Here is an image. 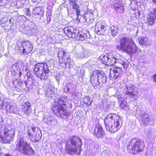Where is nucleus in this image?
I'll use <instances>...</instances> for the list:
<instances>
[{"label": "nucleus", "instance_id": "obj_46", "mask_svg": "<svg viewBox=\"0 0 156 156\" xmlns=\"http://www.w3.org/2000/svg\"><path fill=\"white\" fill-rule=\"evenodd\" d=\"M4 0H0V3L1 4V5H3L5 3V2H4Z\"/></svg>", "mask_w": 156, "mask_h": 156}, {"label": "nucleus", "instance_id": "obj_51", "mask_svg": "<svg viewBox=\"0 0 156 156\" xmlns=\"http://www.w3.org/2000/svg\"><path fill=\"white\" fill-rule=\"evenodd\" d=\"M67 10H68V13H69V10L68 9Z\"/></svg>", "mask_w": 156, "mask_h": 156}, {"label": "nucleus", "instance_id": "obj_34", "mask_svg": "<svg viewBox=\"0 0 156 156\" xmlns=\"http://www.w3.org/2000/svg\"><path fill=\"white\" fill-rule=\"evenodd\" d=\"M8 102L5 101L4 99L0 98V110H5L6 106L8 105Z\"/></svg>", "mask_w": 156, "mask_h": 156}, {"label": "nucleus", "instance_id": "obj_15", "mask_svg": "<svg viewBox=\"0 0 156 156\" xmlns=\"http://www.w3.org/2000/svg\"><path fill=\"white\" fill-rule=\"evenodd\" d=\"M58 56L60 63H64L66 65V64H68L70 62L71 59L69 53H66L63 50H61L58 52Z\"/></svg>", "mask_w": 156, "mask_h": 156}, {"label": "nucleus", "instance_id": "obj_4", "mask_svg": "<svg viewBox=\"0 0 156 156\" xmlns=\"http://www.w3.org/2000/svg\"><path fill=\"white\" fill-rule=\"evenodd\" d=\"M119 42L120 44L116 46L117 49L123 50L130 55L136 51L137 47L132 39L123 37L120 38Z\"/></svg>", "mask_w": 156, "mask_h": 156}, {"label": "nucleus", "instance_id": "obj_6", "mask_svg": "<svg viewBox=\"0 0 156 156\" xmlns=\"http://www.w3.org/2000/svg\"><path fill=\"white\" fill-rule=\"evenodd\" d=\"M105 74L102 71L94 70L91 75L90 81L94 87L99 89L102 85L106 83L107 80Z\"/></svg>", "mask_w": 156, "mask_h": 156}, {"label": "nucleus", "instance_id": "obj_12", "mask_svg": "<svg viewBox=\"0 0 156 156\" xmlns=\"http://www.w3.org/2000/svg\"><path fill=\"white\" fill-rule=\"evenodd\" d=\"M33 48L32 45L28 41L22 42H18L16 50L18 53L28 54L30 52Z\"/></svg>", "mask_w": 156, "mask_h": 156}, {"label": "nucleus", "instance_id": "obj_53", "mask_svg": "<svg viewBox=\"0 0 156 156\" xmlns=\"http://www.w3.org/2000/svg\"><path fill=\"white\" fill-rule=\"evenodd\" d=\"M5 151H7V149H5Z\"/></svg>", "mask_w": 156, "mask_h": 156}, {"label": "nucleus", "instance_id": "obj_27", "mask_svg": "<svg viewBox=\"0 0 156 156\" xmlns=\"http://www.w3.org/2000/svg\"><path fill=\"white\" fill-rule=\"evenodd\" d=\"M54 88L53 87L46 89L45 90V96L47 99H51L54 95Z\"/></svg>", "mask_w": 156, "mask_h": 156}, {"label": "nucleus", "instance_id": "obj_16", "mask_svg": "<svg viewBox=\"0 0 156 156\" xmlns=\"http://www.w3.org/2000/svg\"><path fill=\"white\" fill-rule=\"evenodd\" d=\"M122 70L121 68L115 66L110 69L109 78L112 80H115L122 73Z\"/></svg>", "mask_w": 156, "mask_h": 156}, {"label": "nucleus", "instance_id": "obj_31", "mask_svg": "<svg viewBox=\"0 0 156 156\" xmlns=\"http://www.w3.org/2000/svg\"><path fill=\"white\" fill-rule=\"evenodd\" d=\"M106 63L107 65H113L116 62L117 59H115L112 55H108V59Z\"/></svg>", "mask_w": 156, "mask_h": 156}, {"label": "nucleus", "instance_id": "obj_19", "mask_svg": "<svg viewBox=\"0 0 156 156\" xmlns=\"http://www.w3.org/2000/svg\"><path fill=\"white\" fill-rule=\"evenodd\" d=\"M94 135L97 138H101L104 136V131L100 124L96 125L94 130Z\"/></svg>", "mask_w": 156, "mask_h": 156}, {"label": "nucleus", "instance_id": "obj_20", "mask_svg": "<svg viewBox=\"0 0 156 156\" xmlns=\"http://www.w3.org/2000/svg\"><path fill=\"white\" fill-rule=\"evenodd\" d=\"M43 121L44 123L51 126H54L57 123V121L55 118L51 116L45 115L44 117Z\"/></svg>", "mask_w": 156, "mask_h": 156}, {"label": "nucleus", "instance_id": "obj_13", "mask_svg": "<svg viewBox=\"0 0 156 156\" xmlns=\"http://www.w3.org/2000/svg\"><path fill=\"white\" fill-rule=\"evenodd\" d=\"M28 135L32 141L37 142L41 139L42 134L41 131L38 128L32 127L29 130Z\"/></svg>", "mask_w": 156, "mask_h": 156}, {"label": "nucleus", "instance_id": "obj_21", "mask_svg": "<svg viewBox=\"0 0 156 156\" xmlns=\"http://www.w3.org/2000/svg\"><path fill=\"white\" fill-rule=\"evenodd\" d=\"M156 21V8H155L153 12H151L148 15L147 22L149 25H153Z\"/></svg>", "mask_w": 156, "mask_h": 156}, {"label": "nucleus", "instance_id": "obj_22", "mask_svg": "<svg viewBox=\"0 0 156 156\" xmlns=\"http://www.w3.org/2000/svg\"><path fill=\"white\" fill-rule=\"evenodd\" d=\"M69 3L70 7L72 9L75 10L76 14L78 17L80 15V10L79 9V6L77 4L76 2L78 0H69Z\"/></svg>", "mask_w": 156, "mask_h": 156}, {"label": "nucleus", "instance_id": "obj_5", "mask_svg": "<svg viewBox=\"0 0 156 156\" xmlns=\"http://www.w3.org/2000/svg\"><path fill=\"white\" fill-rule=\"evenodd\" d=\"M82 145L81 139L78 137L73 136L69 137L66 144V150L67 153L72 155L75 153L77 150H80Z\"/></svg>", "mask_w": 156, "mask_h": 156}, {"label": "nucleus", "instance_id": "obj_41", "mask_svg": "<svg viewBox=\"0 0 156 156\" xmlns=\"http://www.w3.org/2000/svg\"><path fill=\"white\" fill-rule=\"evenodd\" d=\"M83 53V55H84V57H87L89 56V53L88 51H87L85 50H82Z\"/></svg>", "mask_w": 156, "mask_h": 156}, {"label": "nucleus", "instance_id": "obj_29", "mask_svg": "<svg viewBox=\"0 0 156 156\" xmlns=\"http://www.w3.org/2000/svg\"><path fill=\"white\" fill-rule=\"evenodd\" d=\"M8 105L6 106V108L5 110H6L7 112L9 113H14L16 112V107L12 105L11 103L8 102Z\"/></svg>", "mask_w": 156, "mask_h": 156}, {"label": "nucleus", "instance_id": "obj_11", "mask_svg": "<svg viewBox=\"0 0 156 156\" xmlns=\"http://www.w3.org/2000/svg\"><path fill=\"white\" fill-rule=\"evenodd\" d=\"M35 80L32 78V76L30 75L28 77L27 81L22 82L16 80L13 82V84L15 87L20 89V90H27L28 88V85L34 84L35 83Z\"/></svg>", "mask_w": 156, "mask_h": 156}, {"label": "nucleus", "instance_id": "obj_23", "mask_svg": "<svg viewBox=\"0 0 156 156\" xmlns=\"http://www.w3.org/2000/svg\"><path fill=\"white\" fill-rule=\"evenodd\" d=\"M75 88L76 86L73 82H69L66 84L64 91L66 93H73L74 92Z\"/></svg>", "mask_w": 156, "mask_h": 156}, {"label": "nucleus", "instance_id": "obj_43", "mask_svg": "<svg viewBox=\"0 0 156 156\" xmlns=\"http://www.w3.org/2000/svg\"><path fill=\"white\" fill-rule=\"evenodd\" d=\"M44 91V90L43 89H40L38 90V93L39 94L42 95L44 93L43 92Z\"/></svg>", "mask_w": 156, "mask_h": 156}, {"label": "nucleus", "instance_id": "obj_37", "mask_svg": "<svg viewBox=\"0 0 156 156\" xmlns=\"http://www.w3.org/2000/svg\"><path fill=\"white\" fill-rule=\"evenodd\" d=\"M84 103L87 105H90L92 101L90 99V97L87 96L84 98L83 99Z\"/></svg>", "mask_w": 156, "mask_h": 156}, {"label": "nucleus", "instance_id": "obj_2", "mask_svg": "<svg viewBox=\"0 0 156 156\" xmlns=\"http://www.w3.org/2000/svg\"><path fill=\"white\" fill-rule=\"evenodd\" d=\"M104 122L107 130L112 133L119 129L122 124L120 116L114 113H110L106 115Z\"/></svg>", "mask_w": 156, "mask_h": 156}, {"label": "nucleus", "instance_id": "obj_50", "mask_svg": "<svg viewBox=\"0 0 156 156\" xmlns=\"http://www.w3.org/2000/svg\"><path fill=\"white\" fill-rule=\"evenodd\" d=\"M37 0H32V2H34L35 3L37 2Z\"/></svg>", "mask_w": 156, "mask_h": 156}, {"label": "nucleus", "instance_id": "obj_38", "mask_svg": "<svg viewBox=\"0 0 156 156\" xmlns=\"http://www.w3.org/2000/svg\"><path fill=\"white\" fill-rule=\"evenodd\" d=\"M115 10L116 11L119 13H122L124 12V6H120V7H117L115 8Z\"/></svg>", "mask_w": 156, "mask_h": 156}, {"label": "nucleus", "instance_id": "obj_40", "mask_svg": "<svg viewBox=\"0 0 156 156\" xmlns=\"http://www.w3.org/2000/svg\"><path fill=\"white\" fill-rule=\"evenodd\" d=\"M122 3L121 0H115L114 1V7L115 8L118 7V5H119L120 3Z\"/></svg>", "mask_w": 156, "mask_h": 156}, {"label": "nucleus", "instance_id": "obj_1", "mask_svg": "<svg viewBox=\"0 0 156 156\" xmlns=\"http://www.w3.org/2000/svg\"><path fill=\"white\" fill-rule=\"evenodd\" d=\"M117 91L122 92L123 94L121 96L120 105L122 108L125 110L129 109V107L127 105L126 99H128L131 101L136 100L140 95L136 87L133 85L129 84L127 85L124 83L119 82L115 86Z\"/></svg>", "mask_w": 156, "mask_h": 156}, {"label": "nucleus", "instance_id": "obj_39", "mask_svg": "<svg viewBox=\"0 0 156 156\" xmlns=\"http://www.w3.org/2000/svg\"><path fill=\"white\" fill-rule=\"evenodd\" d=\"M23 13L26 16L30 17L31 14L29 9L28 8H25L23 10Z\"/></svg>", "mask_w": 156, "mask_h": 156}, {"label": "nucleus", "instance_id": "obj_28", "mask_svg": "<svg viewBox=\"0 0 156 156\" xmlns=\"http://www.w3.org/2000/svg\"><path fill=\"white\" fill-rule=\"evenodd\" d=\"M93 16L92 13L89 12L85 14L84 16L82 17V18L84 19V22L87 23H90L92 22L93 20Z\"/></svg>", "mask_w": 156, "mask_h": 156}, {"label": "nucleus", "instance_id": "obj_42", "mask_svg": "<svg viewBox=\"0 0 156 156\" xmlns=\"http://www.w3.org/2000/svg\"><path fill=\"white\" fill-rule=\"evenodd\" d=\"M83 53L82 51L80 52H78L77 54V56L78 58H82L84 57L83 55Z\"/></svg>", "mask_w": 156, "mask_h": 156}, {"label": "nucleus", "instance_id": "obj_26", "mask_svg": "<svg viewBox=\"0 0 156 156\" xmlns=\"http://www.w3.org/2000/svg\"><path fill=\"white\" fill-rule=\"evenodd\" d=\"M44 9L41 6L36 7L32 9V13L34 15L42 16L44 12Z\"/></svg>", "mask_w": 156, "mask_h": 156}, {"label": "nucleus", "instance_id": "obj_49", "mask_svg": "<svg viewBox=\"0 0 156 156\" xmlns=\"http://www.w3.org/2000/svg\"><path fill=\"white\" fill-rule=\"evenodd\" d=\"M151 1L154 3L156 4V0H151Z\"/></svg>", "mask_w": 156, "mask_h": 156}, {"label": "nucleus", "instance_id": "obj_52", "mask_svg": "<svg viewBox=\"0 0 156 156\" xmlns=\"http://www.w3.org/2000/svg\"><path fill=\"white\" fill-rule=\"evenodd\" d=\"M56 78V80H58V79H57V78Z\"/></svg>", "mask_w": 156, "mask_h": 156}, {"label": "nucleus", "instance_id": "obj_18", "mask_svg": "<svg viewBox=\"0 0 156 156\" xmlns=\"http://www.w3.org/2000/svg\"><path fill=\"white\" fill-rule=\"evenodd\" d=\"M96 33L99 35H105L106 33L107 27L100 23H97L95 27Z\"/></svg>", "mask_w": 156, "mask_h": 156}, {"label": "nucleus", "instance_id": "obj_14", "mask_svg": "<svg viewBox=\"0 0 156 156\" xmlns=\"http://www.w3.org/2000/svg\"><path fill=\"white\" fill-rule=\"evenodd\" d=\"M23 64L21 62H17L12 65L10 71L12 75L17 76V78L20 77L22 74L23 68L21 66Z\"/></svg>", "mask_w": 156, "mask_h": 156}, {"label": "nucleus", "instance_id": "obj_24", "mask_svg": "<svg viewBox=\"0 0 156 156\" xmlns=\"http://www.w3.org/2000/svg\"><path fill=\"white\" fill-rule=\"evenodd\" d=\"M87 32L86 34L83 33L82 31L77 32L76 34V39L77 40H83L86 38H88L90 37V35L88 32Z\"/></svg>", "mask_w": 156, "mask_h": 156}, {"label": "nucleus", "instance_id": "obj_35", "mask_svg": "<svg viewBox=\"0 0 156 156\" xmlns=\"http://www.w3.org/2000/svg\"><path fill=\"white\" fill-rule=\"evenodd\" d=\"M108 54L101 55L99 58L100 61L106 65L108 59Z\"/></svg>", "mask_w": 156, "mask_h": 156}, {"label": "nucleus", "instance_id": "obj_44", "mask_svg": "<svg viewBox=\"0 0 156 156\" xmlns=\"http://www.w3.org/2000/svg\"><path fill=\"white\" fill-rule=\"evenodd\" d=\"M3 154L5 156H12L11 154L8 153H5Z\"/></svg>", "mask_w": 156, "mask_h": 156}, {"label": "nucleus", "instance_id": "obj_25", "mask_svg": "<svg viewBox=\"0 0 156 156\" xmlns=\"http://www.w3.org/2000/svg\"><path fill=\"white\" fill-rule=\"evenodd\" d=\"M22 109L23 112L26 114L28 115L31 112V105L28 102L25 103L22 105Z\"/></svg>", "mask_w": 156, "mask_h": 156}, {"label": "nucleus", "instance_id": "obj_32", "mask_svg": "<svg viewBox=\"0 0 156 156\" xmlns=\"http://www.w3.org/2000/svg\"><path fill=\"white\" fill-rule=\"evenodd\" d=\"M24 25L25 29L27 30H31L34 29V26L33 23L29 20L24 22Z\"/></svg>", "mask_w": 156, "mask_h": 156}, {"label": "nucleus", "instance_id": "obj_30", "mask_svg": "<svg viewBox=\"0 0 156 156\" xmlns=\"http://www.w3.org/2000/svg\"><path fill=\"white\" fill-rule=\"evenodd\" d=\"M139 43L140 45L145 46L150 45L151 44L150 42L148 41L147 37H140L139 39Z\"/></svg>", "mask_w": 156, "mask_h": 156}, {"label": "nucleus", "instance_id": "obj_36", "mask_svg": "<svg viewBox=\"0 0 156 156\" xmlns=\"http://www.w3.org/2000/svg\"><path fill=\"white\" fill-rule=\"evenodd\" d=\"M141 116L142 122L143 123L146 124L150 122V119L147 115L143 114Z\"/></svg>", "mask_w": 156, "mask_h": 156}, {"label": "nucleus", "instance_id": "obj_48", "mask_svg": "<svg viewBox=\"0 0 156 156\" xmlns=\"http://www.w3.org/2000/svg\"><path fill=\"white\" fill-rule=\"evenodd\" d=\"M121 5L124 6L123 4L122 3H120V4H119V5H118V7H120V6H121Z\"/></svg>", "mask_w": 156, "mask_h": 156}, {"label": "nucleus", "instance_id": "obj_10", "mask_svg": "<svg viewBox=\"0 0 156 156\" xmlns=\"http://www.w3.org/2000/svg\"><path fill=\"white\" fill-rule=\"evenodd\" d=\"M17 149L21 153L26 155L33 154L34 153L32 148L23 139H20L18 144H17Z\"/></svg>", "mask_w": 156, "mask_h": 156}, {"label": "nucleus", "instance_id": "obj_9", "mask_svg": "<svg viewBox=\"0 0 156 156\" xmlns=\"http://www.w3.org/2000/svg\"><path fill=\"white\" fill-rule=\"evenodd\" d=\"M145 145L143 141L136 138L132 139L127 146V149L130 153L136 154L142 151Z\"/></svg>", "mask_w": 156, "mask_h": 156}, {"label": "nucleus", "instance_id": "obj_3", "mask_svg": "<svg viewBox=\"0 0 156 156\" xmlns=\"http://www.w3.org/2000/svg\"><path fill=\"white\" fill-rule=\"evenodd\" d=\"M69 101V99L66 96H62L58 99L57 102L53 104L52 111L58 116L61 115L68 116L70 114V112L66 110V103Z\"/></svg>", "mask_w": 156, "mask_h": 156}, {"label": "nucleus", "instance_id": "obj_33", "mask_svg": "<svg viewBox=\"0 0 156 156\" xmlns=\"http://www.w3.org/2000/svg\"><path fill=\"white\" fill-rule=\"evenodd\" d=\"M118 29L117 26H112L111 27L110 32L113 37H115L117 34L119 30Z\"/></svg>", "mask_w": 156, "mask_h": 156}, {"label": "nucleus", "instance_id": "obj_47", "mask_svg": "<svg viewBox=\"0 0 156 156\" xmlns=\"http://www.w3.org/2000/svg\"><path fill=\"white\" fill-rule=\"evenodd\" d=\"M153 78L154 79V81L156 82V73L154 75Z\"/></svg>", "mask_w": 156, "mask_h": 156}, {"label": "nucleus", "instance_id": "obj_8", "mask_svg": "<svg viewBox=\"0 0 156 156\" xmlns=\"http://www.w3.org/2000/svg\"><path fill=\"white\" fill-rule=\"evenodd\" d=\"M34 72L41 80H46L50 74L48 66L46 63H37L34 67Z\"/></svg>", "mask_w": 156, "mask_h": 156}, {"label": "nucleus", "instance_id": "obj_45", "mask_svg": "<svg viewBox=\"0 0 156 156\" xmlns=\"http://www.w3.org/2000/svg\"><path fill=\"white\" fill-rule=\"evenodd\" d=\"M51 13L50 12H48L47 13V16H49V18H50V16H51Z\"/></svg>", "mask_w": 156, "mask_h": 156}, {"label": "nucleus", "instance_id": "obj_7", "mask_svg": "<svg viewBox=\"0 0 156 156\" xmlns=\"http://www.w3.org/2000/svg\"><path fill=\"white\" fill-rule=\"evenodd\" d=\"M15 134L14 129L6 126L0 129V140L2 143L9 144L13 139Z\"/></svg>", "mask_w": 156, "mask_h": 156}, {"label": "nucleus", "instance_id": "obj_17", "mask_svg": "<svg viewBox=\"0 0 156 156\" xmlns=\"http://www.w3.org/2000/svg\"><path fill=\"white\" fill-rule=\"evenodd\" d=\"M63 31L66 35L70 38H76L77 30H75L72 27H67L63 29Z\"/></svg>", "mask_w": 156, "mask_h": 156}]
</instances>
